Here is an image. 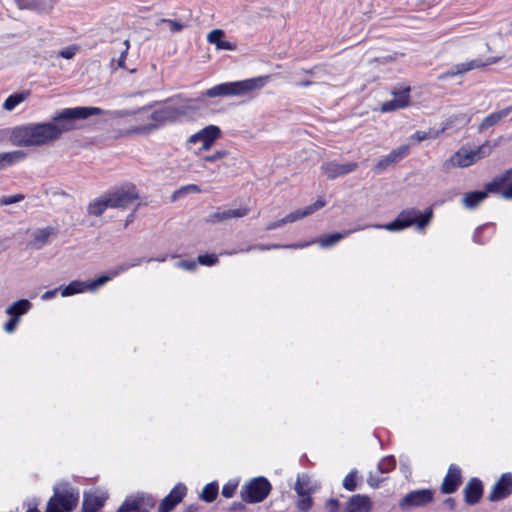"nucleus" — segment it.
I'll list each match as a JSON object with an SVG mask.
<instances>
[{
  "mask_svg": "<svg viewBox=\"0 0 512 512\" xmlns=\"http://www.w3.org/2000/svg\"><path fill=\"white\" fill-rule=\"evenodd\" d=\"M196 107L191 103L174 107V106H163L159 109L154 110L151 113H146V108H141L135 112V121L140 124L129 129V134H150L156 129L162 127L166 123L174 122L181 116L186 115L190 110H194ZM134 114V112L117 110L111 112L113 118H122Z\"/></svg>",
  "mask_w": 512,
  "mask_h": 512,
  "instance_id": "obj_1",
  "label": "nucleus"
},
{
  "mask_svg": "<svg viewBox=\"0 0 512 512\" xmlns=\"http://www.w3.org/2000/svg\"><path fill=\"white\" fill-rule=\"evenodd\" d=\"M270 80V76H258L240 81L225 82L215 85L202 93L203 97H242L253 91L263 88Z\"/></svg>",
  "mask_w": 512,
  "mask_h": 512,
  "instance_id": "obj_2",
  "label": "nucleus"
},
{
  "mask_svg": "<svg viewBox=\"0 0 512 512\" xmlns=\"http://www.w3.org/2000/svg\"><path fill=\"white\" fill-rule=\"evenodd\" d=\"M11 138L18 146H42L56 141L48 122L29 123L13 129Z\"/></svg>",
  "mask_w": 512,
  "mask_h": 512,
  "instance_id": "obj_3",
  "label": "nucleus"
},
{
  "mask_svg": "<svg viewBox=\"0 0 512 512\" xmlns=\"http://www.w3.org/2000/svg\"><path fill=\"white\" fill-rule=\"evenodd\" d=\"M103 112L104 111L98 107L65 108L57 112L48 123L52 128L55 139L58 140L63 133L76 129L77 120L86 119L93 115H100Z\"/></svg>",
  "mask_w": 512,
  "mask_h": 512,
  "instance_id": "obj_4",
  "label": "nucleus"
},
{
  "mask_svg": "<svg viewBox=\"0 0 512 512\" xmlns=\"http://www.w3.org/2000/svg\"><path fill=\"white\" fill-rule=\"evenodd\" d=\"M433 211L431 208L427 209L424 213H420L415 208H408L402 210L396 219L384 225H367V227L385 229L391 232L404 230L412 225L416 226L417 230H424L431 222Z\"/></svg>",
  "mask_w": 512,
  "mask_h": 512,
  "instance_id": "obj_5",
  "label": "nucleus"
},
{
  "mask_svg": "<svg viewBox=\"0 0 512 512\" xmlns=\"http://www.w3.org/2000/svg\"><path fill=\"white\" fill-rule=\"evenodd\" d=\"M79 491L67 483H59L54 488V495L47 504L46 512H70L78 504ZM27 512H40L36 507L29 508Z\"/></svg>",
  "mask_w": 512,
  "mask_h": 512,
  "instance_id": "obj_6",
  "label": "nucleus"
},
{
  "mask_svg": "<svg viewBox=\"0 0 512 512\" xmlns=\"http://www.w3.org/2000/svg\"><path fill=\"white\" fill-rule=\"evenodd\" d=\"M271 488L270 482L265 477H255L242 486L240 496L246 503H259L266 499Z\"/></svg>",
  "mask_w": 512,
  "mask_h": 512,
  "instance_id": "obj_7",
  "label": "nucleus"
},
{
  "mask_svg": "<svg viewBox=\"0 0 512 512\" xmlns=\"http://www.w3.org/2000/svg\"><path fill=\"white\" fill-rule=\"evenodd\" d=\"M222 131L216 125H208L199 130L198 132L190 135L187 139L186 145H195L201 143V146L194 151L196 156H201L205 151L210 150L216 141L221 137Z\"/></svg>",
  "mask_w": 512,
  "mask_h": 512,
  "instance_id": "obj_8",
  "label": "nucleus"
},
{
  "mask_svg": "<svg viewBox=\"0 0 512 512\" xmlns=\"http://www.w3.org/2000/svg\"><path fill=\"white\" fill-rule=\"evenodd\" d=\"M106 196L108 198V205H110L111 208L121 209L127 208L139 198L136 187L132 184H127L110 191L106 193Z\"/></svg>",
  "mask_w": 512,
  "mask_h": 512,
  "instance_id": "obj_9",
  "label": "nucleus"
},
{
  "mask_svg": "<svg viewBox=\"0 0 512 512\" xmlns=\"http://www.w3.org/2000/svg\"><path fill=\"white\" fill-rule=\"evenodd\" d=\"M434 500V492L431 489H417L407 493L400 501L399 508L409 511L415 508L428 506Z\"/></svg>",
  "mask_w": 512,
  "mask_h": 512,
  "instance_id": "obj_10",
  "label": "nucleus"
},
{
  "mask_svg": "<svg viewBox=\"0 0 512 512\" xmlns=\"http://www.w3.org/2000/svg\"><path fill=\"white\" fill-rule=\"evenodd\" d=\"M497 61H498L497 57H491V58H488L486 61H483L482 59L477 58V59H473V60H470L467 62L459 63V64L452 66L450 68V70H448L447 72L440 74L438 76V79L445 80L449 77L458 76V75L464 74V73L469 72L474 69H480V68L487 67L491 64H495Z\"/></svg>",
  "mask_w": 512,
  "mask_h": 512,
  "instance_id": "obj_11",
  "label": "nucleus"
},
{
  "mask_svg": "<svg viewBox=\"0 0 512 512\" xmlns=\"http://www.w3.org/2000/svg\"><path fill=\"white\" fill-rule=\"evenodd\" d=\"M497 61H498L497 57H491V58H488L486 61H483L482 59L477 58V59H473V60H470L467 62L459 63V64L452 66L450 68V70H448L447 72L440 74L438 76V79L445 80L449 77L458 76V75L464 74V73L469 72L474 69H480V68L487 67L491 64H495Z\"/></svg>",
  "mask_w": 512,
  "mask_h": 512,
  "instance_id": "obj_12",
  "label": "nucleus"
},
{
  "mask_svg": "<svg viewBox=\"0 0 512 512\" xmlns=\"http://www.w3.org/2000/svg\"><path fill=\"white\" fill-rule=\"evenodd\" d=\"M108 281H110V277H105V275L99 276L90 283L75 280L70 282L67 286L61 288L60 292L63 297H69L75 294L83 293L85 291L94 292Z\"/></svg>",
  "mask_w": 512,
  "mask_h": 512,
  "instance_id": "obj_13",
  "label": "nucleus"
},
{
  "mask_svg": "<svg viewBox=\"0 0 512 512\" xmlns=\"http://www.w3.org/2000/svg\"><path fill=\"white\" fill-rule=\"evenodd\" d=\"M154 506V500L150 496L136 495L128 497L117 512H148Z\"/></svg>",
  "mask_w": 512,
  "mask_h": 512,
  "instance_id": "obj_14",
  "label": "nucleus"
},
{
  "mask_svg": "<svg viewBox=\"0 0 512 512\" xmlns=\"http://www.w3.org/2000/svg\"><path fill=\"white\" fill-rule=\"evenodd\" d=\"M512 494V473L507 472L492 486L489 493V500L492 502L500 501Z\"/></svg>",
  "mask_w": 512,
  "mask_h": 512,
  "instance_id": "obj_15",
  "label": "nucleus"
},
{
  "mask_svg": "<svg viewBox=\"0 0 512 512\" xmlns=\"http://www.w3.org/2000/svg\"><path fill=\"white\" fill-rule=\"evenodd\" d=\"M373 502L368 495L354 494L348 498L341 512H372Z\"/></svg>",
  "mask_w": 512,
  "mask_h": 512,
  "instance_id": "obj_16",
  "label": "nucleus"
},
{
  "mask_svg": "<svg viewBox=\"0 0 512 512\" xmlns=\"http://www.w3.org/2000/svg\"><path fill=\"white\" fill-rule=\"evenodd\" d=\"M409 92H410L409 86H405L398 91H394L392 93V96H393L392 99L384 102L381 105V108H380L381 111L382 112H392V111L407 107L410 102Z\"/></svg>",
  "mask_w": 512,
  "mask_h": 512,
  "instance_id": "obj_17",
  "label": "nucleus"
},
{
  "mask_svg": "<svg viewBox=\"0 0 512 512\" xmlns=\"http://www.w3.org/2000/svg\"><path fill=\"white\" fill-rule=\"evenodd\" d=\"M357 168L358 164L356 162L339 164L336 161H329L323 163L321 166L323 173L327 176L328 179L331 180L354 172Z\"/></svg>",
  "mask_w": 512,
  "mask_h": 512,
  "instance_id": "obj_18",
  "label": "nucleus"
},
{
  "mask_svg": "<svg viewBox=\"0 0 512 512\" xmlns=\"http://www.w3.org/2000/svg\"><path fill=\"white\" fill-rule=\"evenodd\" d=\"M187 488L184 484H177L170 493L161 501L158 512H170L179 504L186 495Z\"/></svg>",
  "mask_w": 512,
  "mask_h": 512,
  "instance_id": "obj_19",
  "label": "nucleus"
},
{
  "mask_svg": "<svg viewBox=\"0 0 512 512\" xmlns=\"http://www.w3.org/2000/svg\"><path fill=\"white\" fill-rule=\"evenodd\" d=\"M409 145H401L398 148L392 150L387 156L380 159L374 166L376 173H381L386 170L389 166H392L402 160L409 153Z\"/></svg>",
  "mask_w": 512,
  "mask_h": 512,
  "instance_id": "obj_20",
  "label": "nucleus"
},
{
  "mask_svg": "<svg viewBox=\"0 0 512 512\" xmlns=\"http://www.w3.org/2000/svg\"><path fill=\"white\" fill-rule=\"evenodd\" d=\"M461 479L462 477L460 468L454 464H451L442 482L441 492L444 494H451L455 492L461 484Z\"/></svg>",
  "mask_w": 512,
  "mask_h": 512,
  "instance_id": "obj_21",
  "label": "nucleus"
},
{
  "mask_svg": "<svg viewBox=\"0 0 512 512\" xmlns=\"http://www.w3.org/2000/svg\"><path fill=\"white\" fill-rule=\"evenodd\" d=\"M107 499V493L101 490H93L84 494L83 512H96Z\"/></svg>",
  "mask_w": 512,
  "mask_h": 512,
  "instance_id": "obj_22",
  "label": "nucleus"
},
{
  "mask_svg": "<svg viewBox=\"0 0 512 512\" xmlns=\"http://www.w3.org/2000/svg\"><path fill=\"white\" fill-rule=\"evenodd\" d=\"M463 492L464 499L467 504H476L477 502H479L483 494L482 482L477 478L470 479L466 484Z\"/></svg>",
  "mask_w": 512,
  "mask_h": 512,
  "instance_id": "obj_23",
  "label": "nucleus"
},
{
  "mask_svg": "<svg viewBox=\"0 0 512 512\" xmlns=\"http://www.w3.org/2000/svg\"><path fill=\"white\" fill-rule=\"evenodd\" d=\"M56 232L57 230L51 226L38 228L33 231L32 239L30 240L29 245L34 249H41L46 244H48L51 236L56 235Z\"/></svg>",
  "mask_w": 512,
  "mask_h": 512,
  "instance_id": "obj_24",
  "label": "nucleus"
},
{
  "mask_svg": "<svg viewBox=\"0 0 512 512\" xmlns=\"http://www.w3.org/2000/svg\"><path fill=\"white\" fill-rule=\"evenodd\" d=\"M512 178V168L505 170L502 174L495 176L490 182L485 184L484 191L489 193H496L501 196L505 184Z\"/></svg>",
  "mask_w": 512,
  "mask_h": 512,
  "instance_id": "obj_25",
  "label": "nucleus"
},
{
  "mask_svg": "<svg viewBox=\"0 0 512 512\" xmlns=\"http://www.w3.org/2000/svg\"><path fill=\"white\" fill-rule=\"evenodd\" d=\"M325 201L322 200V199H318L315 203L303 208V209H298V210H295L289 214H287L285 216V220L287 223H293L295 221H298L300 219H303L311 214H313L314 212H316L317 210H319L320 208L324 207L325 206Z\"/></svg>",
  "mask_w": 512,
  "mask_h": 512,
  "instance_id": "obj_26",
  "label": "nucleus"
},
{
  "mask_svg": "<svg viewBox=\"0 0 512 512\" xmlns=\"http://www.w3.org/2000/svg\"><path fill=\"white\" fill-rule=\"evenodd\" d=\"M511 112H512V106H509L502 110H499V111L489 114L479 124L478 131L481 133V132L486 131L487 129H489L492 126L497 125L504 118H506Z\"/></svg>",
  "mask_w": 512,
  "mask_h": 512,
  "instance_id": "obj_27",
  "label": "nucleus"
},
{
  "mask_svg": "<svg viewBox=\"0 0 512 512\" xmlns=\"http://www.w3.org/2000/svg\"><path fill=\"white\" fill-rule=\"evenodd\" d=\"M318 489L316 483H314L307 474H299L294 484V490L297 496L305 494H313Z\"/></svg>",
  "mask_w": 512,
  "mask_h": 512,
  "instance_id": "obj_28",
  "label": "nucleus"
},
{
  "mask_svg": "<svg viewBox=\"0 0 512 512\" xmlns=\"http://www.w3.org/2000/svg\"><path fill=\"white\" fill-rule=\"evenodd\" d=\"M449 161L454 167L466 168L475 163V158L470 150L461 148L451 156Z\"/></svg>",
  "mask_w": 512,
  "mask_h": 512,
  "instance_id": "obj_29",
  "label": "nucleus"
},
{
  "mask_svg": "<svg viewBox=\"0 0 512 512\" xmlns=\"http://www.w3.org/2000/svg\"><path fill=\"white\" fill-rule=\"evenodd\" d=\"M365 228H368V227L367 226H363V227L359 226V227L349 230L345 233H333V234L327 235L325 237H322L318 240L310 241L309 243H310V245L313 243H318L322 248H329V247L335 245L336 243H338L340 240H342L345 236L349 235L350 233L359 231V230H362Z\"/></svg>",
  "mask_w": 512,
  "mask_h": 512,
  "instance_id": "obj_30",
  "label": "nucleus"
},
{
  "mask_svg": "<svg viewBox=\"0 0 512 512\" xmlns=\"http://www.w3.org/2000/svg\"><path fill=\"white\" fill-rule=\"evenodd\" d=\"M224 31L221 29H214L207 35V41L214 44L218 50H234L235 45L229 41L223 40Z\"/></svg>",
  "mask_w": 512,
  "mask_h": 512,
  "instance_id": "obj_31",
  "label": "nucleus"
},
{
  "mask_svg": "<svg viewBox=\"0 0 512 512\" xmlns=\"http://www.w3.org/2000/svg\"><path fill=\"white\" fill-rule=\"evenodd\" d=\"M310 243H298V244H290V245H279V244H271V245H257V246H249L245 249H241L240 251H231L225 252L226 255H233L238 252H249L253 249H258L260 251L271 250V249H279V248H292V249H302L308 247Z\"/></svg>",
  "mask_w": 512,
  "mask_h": 512,
  "instance_id": "obj_32",
  "label": "nucleus"
},
{
  "mask_svg": "<svg viewBox=\"0 0 512 512\" xmlns=\"http://www.w3.org/2000/svg\"><path fill=\"white\" fill-rule=\"evenodd\" d=\"M487 198V192L483 191H473L466 193L462 199V204L467 209L476 208L481 202H483Z\"/></svg>",
  "mask_w": 512,
  "mask_h": 512,
  "instance_id": "obj_33",
  "label": "nucleus"
},
{
  "mask_svg": "<svg viewBox=\"0 0 512 512\" xmlns=\"http://www.w3.org/2000/svg\"><path fill=\"white\" fill-rule=\"evenodd\" d=\"M108 198L106 194L102 195L101 197L95 199L88 205V213L90 215H93L95 217H100L107 209L111 208L110 205H108Z\"/></svg>",
  "mask_w": 512,
  "mask_h": 512,
  "instance_id": "obj_34",
  "label": "nucleus"
},
{
  "mask_svg": "<svg viewBox=\"0 0 512 512\" xmlns=\"http://www.w3.org/2000/svg\"><path fill=\"white\" fill-rule=\"evenodd\" d=\"M31 303L27 299H20L6 309V314L19 319L31 309Z\"/></svg>",
  "mask_w": 512,
  "mask_h": 512,
  "instance_id": "obj_35",
  "label": "nucleus"
},
{
  "mask_svg": "<svg viewBox=\"0 0 512 512\" xmlns=\"http://www.w3.org/2000/svg\"><path fill=\"white\" fill-rule=\"evenodd\" d=\"M30 96V91L24 90L18 93L11 94L3 103V109L6 111L14 110L19 104L24 102Z\"/></svg>",
  "mask_w": 512,
  "mask_h": 512,
  "instance_id": "obj_36",
  "label": "nucleus"
},
{
  "mask_svg": "<svg viewBox=\"0 0 512 512\" xmlns=\"http://www.w3.org/2000/svg\"><path fill=\"white\" fill-rule=\"evenodd\" d=\"M499 145V141L491 142L489 140L485 141L479 147L470 150L473 158H475V163L483 158L488 157L493 149Z\"/></svg>",
  "mask_w": 512,
  "mask_h": 512,
  "instance_id": "obj_37",
  "label": "nucleus"
},
{
  "mask_svg": "<svg viewBox=\"0 0 512 512\" xmlns=\"http://www.w3.org/2000/svg\"><path fill=\"white\" fill-rule=\"evenodd\" d=\"M146 259L144 258H136L130 262L122 263L117 268L110 270L105 277H110V280L118 276L119 274L129 270L130 268L141 265Z\"/></svg>",
  "mask_w": 512,
  "mask_h": 512,
  "instance_id": "obj_38",
  "label": "nucleus"
},
{
  "mask_svg": "<svg viewBox=\"0 0 512 512\" xmlns=\"http://www.w3.org/2000/svg\"><path fill=\"white\" fill-rule=\"evenodd\" d=\"M470 120H471V117L464 113L455 114V115H452L451 117H449L446 121H444L441 124L440 129L443 133L446 130L452 128L454 126V124H456V123H462V124L466 125L470 122Z\"/></svg>",
  "mask_w": 512,
  "mask_h": 512,
  "instance_id": "obj_39",
  "label": "nucleus"
},
{
  "mask_svg": "<svg viewBox=\"0 0 512 512\" xmlns=\"http://www.w3.org/2000/svg\"><path fill=\"white\" fill-rule=\"evenodd\" d=\"M218 490H219L218 483L211 482L204 486V488L200 494V498L203 501L210 503V502L214 501L215 498L217 497Z\"/></svg>",
  "mask_w": 512,
  "mask_h": 512,
  "instance_id": "obj_40",
  "label": "nucleus"
},
{
  "mask_svg": "<svg viewBox=\"0 0 512 512\" xmlns=\"http://www.w3.org/2000/svg\"><path fill=\"white\" fill-rule=\"evenodd\" d=\"M442 134V131L441 129L439 130H434V129H430L428 132H424V131H417L415 132L414 134H412L410 136V141L412 142H421V141H424L428 138H438L440 137V135Z\"/></svg>",
  "mask_w": 512,
  "mask_h": 512,
  "instance_id": "obj_41",
  "label": "nucleus"
},
{
  "mask_svg": "<svg viewBox=\"0 0 512 512\" xmlns=\"http://www.w3.org/2000/svg\"><path fill=\"white\" fill-rule=\"evenodd\" d=\"M24 156L23 152L14 151L9 153L0 154V170L5 166V164H11L22 159Z\"/></svg>",
  "mask_w": 512,
  "mask_h": 512,
  "instance_id": "obj_42",
  "label": "nucleus"
},
{
  "mask_svg": "<svg viewBox=\"0 0 512 512\" xmlns=\"http://www.w3.org/2000/svg\"><path fill=\"white\" fill-rule=\"evenodd\" d=\"M313 506L312 494L298 496L296 507L300 512H308Z\"/></svg>",
  "mask_w": 512,
  "mask_h": 512,
  "instance_id": "obj_43",
  "label": "nucleus"
},
{
  "mask_svg": "<svg viewBox=\"0 0 512 512\" xmlns=\"http://www.w3.org/2000/svg\"><path fill=\"white\" fill-rule=\"evenodd\" d=\"M396 466V460L393 456L383 457L378 463V470L381 473H388Z\"/></svg>",
  "mask_w": 512,
  "mask_h": 512,
  "instance_id": "obj_44",
  "label": "nucleus"
},
{
  "mask_svg": "<svg viewBox=\"0 0 512 512\" xmlns=\"http://www.w3.org/2000/svg\"><path fill=\"white\" fill-rule=\"evenodd\" d=\"M356 470H352L351 472H349L346 477L344 478L343 480V487L347 490V491H355L356 488H357V483H356Z\"/></svg>",
  "mask_w": 512,
  "mask_h": 512,
  "instance_id": "obj_45",
  "label": "nucleus"
},
{
  "mask_svg": "<svg viewBox=\"0 0 512 512\" xmlns=\"http://www.w3.org/2000/svg\"><path fill=\"white\" fill-rule=\"evenodd\" d=\"M228 156V152L226 150H217L215 151L214 153L210 154V155H201L199 156L200 157V160L204 163L206 162H216L218 160H221L223 158H226Z\"/></svg>",
  "mask_w": 512,
  "mask_h": 512,
  "instance_id": "obj_46",
  "label": "nucleus"
},
{
  "mask_svg": "<svg viewBox=\"0 0 512 512\" xmlns=\"http://www.w3.org/2000/svg\"><path fill=\"white\" fill-rule=\"evenodd\" d=\"M200 193L201 192V189L199 188V186L195 185V184H189V185H186V186H183L181 187L179 190H177L174 194H173V200H176L180 197H182L183 195L187 194V193Z\"/></svg>",
  "mask_w": 512,
  "mask_h": 512,
  "instance_id": "obj_47",
  "label": "nucleus"
},
{
  "mask_svg": "<svg viewBox=\"0 0 512 512\" xmlns=\"http://www.w3.org/2000/svg\"><path fill=\"white\" fill-rule=\"evenodd\" d=\"M237 487H238V481L231 480V481L227 482L222 487V495L225 498H231L235 494Z\"/></svg>",
  "mask_w": 512,
  "mask_h": 512,
  "instance_id": "obj_48",
  "label": "nucleus"
},
{
  "mask_svg": "<svg viewBox=\"0 0 512 512\" xmlns=\"http://www.w3.org/2000/svg\"><path fill=\"white\" fill-rule=\"evenodd\" d=\"M227 219H230L229 209L223 210V211H217V212L209 215L207 221L216 223V222H222Z\"/></svg>",
  "mask_w": 512,
  "mask_h": 512,
  "instance_id": "obj_49",
  "label": "nucleus"
},
{
  "mask_svg": "<svg viewBox=\"0 0 512 512\" xmlns=\"http://www.w3.org/2000/svg\"><path fill=\"white\" fill-rule=\"evenodd\" d=\"M21 10H35L38 7V0H14Z\"/></svg>",
  "mask_w": 512,
  "mask_h": 512,
  "instance_id": "obj_50",
  "label": "nucleus"
},
{
  "mask_svg": "<svg viewBox=\"0 0 512 512\" xmlns=\"http://www.w3.org/2000/svg\"><path fill=\"white\" fill-rule=\"evenodd\" d=\"M24 199L23 194H15L9 196H2L0 198V206L11 205L14 203H18Z\"/></svg>",
  "mask_w": 512,
  "mask_h": 512,
  "instance_id": "obj_51",
  "label": "nucleus"
},
{
  "mask_svg": "<svg viewBox=\"0 0 512 512\" xmlns=\"http://www.w3.org/2000/svg\"><path fill=\"white\" fill-rule=\"evenodd\" d=\"M198 262L201 265L212 266L218 262V257L215 254H204L198 257Z\"/></svg>",
  "mask_w": 512,
  "mask_h": 512,
  "instance_id": "obj_52",
  "label": "nucleus"
},
{
  "mask_svg": "<svg viewBox=\"0 0 512 512\" xmlns=\"http://www.w3.org/2000/svg\"><path fill=\"white\" fill-rule=\"evenodd\" d=\"M325 508L327 512H340L342 510L339 500L335 498H329L325 502Z\"/></svg>",
  "mask_w": 512,
  "mask_h": 512,
  "instance_id": "obj_53",
  "label": "nucleus"
},
{
  "mask_svg": "<svg viewBox=\"0 0 512 512\" xmlns=\"http://www.w3.org/2000/svg\"><path fill=\"white\" fill-rule=\"evenodd\" d=\"M161 22L166 23L169 26V30L172 33L180 32L185 27V25L183 23L174 21L172 19H162Z\"/></svg>",
  "mask_w": 512,
  "mask_h": 512,
  "instance_id": "obj_54",
  "label": "nucleus"
},
{
  "mask_svg": "<svg viewBox=\"0 0 512 512\" xmlns=\"http://www.w3.org/2000/svg\"><path fill=\"white\" fill-rule=\"evenodd\" d=\"M176 266L184 270L193 271L197 267V263L193 260H181L176 263Z\"/></svg>",
  "mask_w": 512,
  "mask_h": 512,
  "instance_id": "obj_55",
  "label": "nucleus"
},
{
  "mask_svg": "<svg viewBox=\"0 0 512 512\" xmlns=\"http://www.w3.org/2000/svg\"><path fill=\"white\" fill-rule=\"evenodd\" d=\"M123 44H124L125 48L121 52V55H120V57L117 60L118 67H120V68H125V60H126V57H127V54H128L129 47H130L129 40H125L123 42Z\"/></svg>",
  "mask_w": 512,
  "mask_h": 512,
  "instance_id": "obj_56",
  "label": "nucleus"
},
{
  "mask_svg": "<svg viewBox=\"0 0 512 512\" xmlns=\"http://www.w3.org/2000/svg\"><path fill=\"white\" fill-rule=\"evenodd\" d=\"M248 208L229 209L230 218H242L248 214Z\"/></svg>",
  "mask_w": 512,
  "mask_h": 512,
  "instance_id": "obj_57",
  "label": "nucleus"
},
{
  "mask_svg": "<svg viewBox=\"0 0 512 512\" xmlns=\"http://www.w3.org/2000/svg\"><path fill=\"white\" fill-rule=\"evenodd\" d=\"M18 323L19 319L11 316V318L5 323L4 330L7 333H12L16 329Z\"/></svg>",
  "mask_w": 512,
  "mask_h": 512,
  "instance_id": "obj_58",
  "label": "nucleus"
},
{
  "mask_svg": "<svg viewBox=\"0 0 512 512\" xmlns=\"http://www.w3.org/2000/svg\"><path fill=\"white\" fill-rule=\"evenodd\" d=\"M76 51L75 47H67L59 52V56L64 59H71L75 56Z\"/></svg>",
  "mask_w": 512,
  "mask_h": 512,
  "instance_id": "obj_59",
  "label": "nucleus"
},
{
  "mask_svg": "<svg viewBox=\"0 0 512 512\" xmlns=\"http://www.w3.org/2000/svg\"><path fill=\"white\" fill-rule=\"evenodd\" d=\"M287 224L286 220H285V217H283L282 219L280 220H277L275 222H272V223H269L267 226H266V230L267 231H271V230H274V229H277L279 227H282L283 225Z\"/></svg>",
  "mask_w": 512,
  "mask_h": 512,
  "instance_id": "obj_60",
  "label": "nucleus"
},
{
  "mask_svg": "<svg viewBox=\"0 0 512 512\" xmlns=\"http://www.w3.org/2000/svg\"><path fill=\"white\" fill-rule=\"evenodd\" d=\"M501 197L507 200L512 199V182L502 190Z\"/></svg>",
  "mask_w": 512,
  "mask_h": 512,
  "instance_id": "obj_61",
  "label": "nucleus"
},
{
  "mask_svg": "<svg viewBox=\"0 0 512 512\" xmlns=\"http://www.w3.org/2000/svg\"><path fill=\"white\" fill-rule=\"evenodd\" d=\"M58 290L59 289L56 288V289H53V290L46 291L44 294H42L41 299L43 301H48V300L52 299L53 297L56 296Z\"/></svg>",
  "mask_w": 512,
  "mask_h": 512,
  "instance_id": "obj_62",
  "label": "nucleus"
},
{
  "mask_svg": "<svg viewBox=\"0 0 512 512\" xmlns=\"http://www.w3.org/2000/svg\"><path fill=\"white\" fill-rule=\"evenodd\" d=\"M491 225L490 224H485L479 228L476 229L475 233H474V236H473V240L474 242L476 243H481V240L479 239L480 238V235L479 233L484 229V228H487V227H490Z\"/></svg>",
  "mask_w": 512,
  "mask_h": 512,
  "instance_id": "obj_63",
  "label": "nucleus"
},
{
  "mask_svg": "<svg viewBox=\"0 0 512 512\" xmlns=\"http://www.w3.org/2000/svg\"><path fill=\"white\" fill-rule=\"evenodd\" d=\"M368 484L371 486V487H378L379 483L381 482V480L379 479H375L373 476H369L368 477V480H367Z\"/></svg>",
  "mask_w": 512,
  "mask_h": 512,
  "instance_id": "obj_64",
  "label": "nucleus"
}]
</instances>
